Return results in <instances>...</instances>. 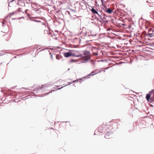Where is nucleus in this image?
Instances as JSON below:
<instances>
[{
    "label": "nucleus",
    "instance_id": "nucleus-1",
    "mask_svg": "<svg viewBox=\"0 0 154 154\" xmlns=\"http://www.w3.org/2000/svg\"><path fill=\"white\" fill-rule=\"evenodd\" d=\"M70 51L72 53L74 54L75 55L74 56H72L73 57H84V56H83L82 54H80L79 53V52L77 51L70 50Z\"/></svg>",
    "mask_w": 154,
    "mask_h": 154
},
{
    "label": "nucleus",
    "instance_id": "nucleus-2",
    "mask_svg": "<svg viewBox=\"0 0 154 154\" xmlns=\"http://www.w3.org/2000/svg\"><path fill=\"white\" fill-rule=\"evenodd\" d=\"M49 86V85L45 84L44 85H42L41 87H40L39 86H37L34 85L33 88H34L36 87L35 88L36 89H34V91H36L37 90L39 89H41L42 90L43 89H46Z\"/></svg>",
    "mask_w": 154,
    "mask_h": 154
},
{
    "label": "nucleus",
    "instance_id": "nucleus-3",
    "mask_svg": "<svg viewBox=\"0 0 154 154\" xmlns=\"http://www.w3.org/2000/svg\"><path fill=\"white\" fill-rule=\"evenodd\" d=\"M79 8L80 9L84 10L87 8V6L85 2L84 1H81L79 3Z\"/></svg>",
    "mask_w": 154,
    "mask_h": 154
},
{
    "label": "nucleus",
    "instance_id": "nucleus-4",
    "mask_svg": "<svg viewBox=\"0 0 154 154\" xmlns=\"http://www.w3.org/2000/svg\"><path fill=\"white\" fill-rule=\"evenodd\" d=\"M75 55L74 54L72 53V52L69 51V52L66 53L64 54V56L66 57H69L70 56Z\"/></svg>",
    "mask_w": 154,
    "mask_h": 154
},
{
    "label": "nucleus",
    "instance_id": "nucleus-5",
    "mask_svg": "<svg viewBox=\"0 0 154 154\" xmlns=\"http://www.w3.org/2000/svg\"><path fill=\"white\" fill-rule=\"evenodd\" d=\"M152 93V91H150L149 92V94H147L146 95V98L147 100L149 101V100L150 98V97L151 96V94Z\"/></svg>",
    "mask_w": 154,
    "mask_h": 154
},
{
    "label": "nucleus",
    "instance_id": "nucleus-6",
    "mask_svg": "<svg viewBox=\"0 0 154 154\" xmlns=\"http://www.w3.org/2000/svg\"><path fill=\"white\" fill-rule=\"evenodd\" d=\"M112 134V133L110 131V132H108L105 134V137L108 139L109 138V136L110 135H111Z\"/></svg>",
    "mask_w": 154,
    "mask_h": 154
},
{
    "label": "nucleus",
    "instance_id": "nucleus-7",
    "mask_svg": "<svg viewBox=\"0 0 154 154\" xmlns=\"http://www.w3.org/2000/svg\"><path fill=\"white\" fill-rule=\"evenodd\" d=\"M91 11L92 13L94 14H98L97 11L93 8H92L91 9Z\"/></svg>",
    "mask_w": 154,
    "mask_h": 154
},
{
    "label": "nucleus",
    "instance_id": "nucleus-8",
    "mask_svg": "<svg viewBox=\"0 0 154 154\" xmlns=\"http://www.w3.org/2000/svg\"><path fill=\"white\" fill-rule=\"evenodd\" d=\"M98 72H92L91 73L89 74L88 76H87V78H88V76H93L95 74H97V73H98Z\"/></svg>",
    "mask_w": 154,
    "mask_h": 154
},
{
    "label": "nucleus",
    "instance_id": "nucleus-9",
    "mask_svg": "<svg viewBox=\"0 0 154 154\" xmlns=\"http://www.w3.org/2000/svg\"><path fill=\"white\" fill-rule=\"evenodd\" d=\"M151 31H152V32H153V30H152V31L150 30V31H149V32L148 33V35L149 36V37H152L153 36V34L152 33H150V32H151Z\"/></svg>",
    "mask_w": 154,
    "mask_h": 154
},
{
    "label": "nucleus",
    "instance_id": "nucleus-10",
    "mask_svg": "<svg viewBox=\"0 0 154 154\" xmlns=\"http://www.w3.org/2000/svg\"><path fill=\"white\" fill-rule=\"evenodd\" d=\"M105 11L106 12L108 13L109 14H110L112 12V10L109 8L106 11Z\"/></svg>",
    "mask_w": 154,
    "mask_h": 154
},
{
    "label": "nucleus",
    "instance_id": "nucleus-11",
    "mask_svg": "<svg viewBox=\"0 0 154 154\" xmlns=\"http://www.w3.org/2000/svg\"><path fill=\"white\" fill-rule=\"evenodd\" d=\"M17 0H11L10 2L9 3H8V6H10V5H12L11 4V3H12V2H15V3L16 2V1H17Z\"/></svg>",
    "mask_w": 154,
    "mask_h": 154
},
{
    "label": "nucleus",
    "instance_id": "nucleus-12",
    "mask_svg": "<svg viewBox=\"0 0 154 154\" xmlns=\"http://www.w3.org/2000/svg\"><path fill=\"white\" fill-rule=\"evenodd\" d=\"M72 12H70L69 11H68V14H69V15L71 16V14L72 13Z\"/></svg>",
    "mask_w": 154,
    "mask_h": 154
},
{
    "label": "nucleus",
    "instance_id": "nucleus-13",
    "mask_svg": "<svg viewBox=\"0 0 154 154\" xmlns=\"http://www.w3.org/2000/svg\"><path fill=\"white\" fill-rule=\"evenodd\" d=\"M99 18H100V19L102 20H103V18H102V17L101 16H100V17H99Z\"/></svg>",
    "mask_w": 154,
    "mask_h": 154
},
{
    "label": "nucleus",
    "instance_id": "nucleus-14",
    "mask_svg": "<svg viewBox=\"0 0 154 154\" xmlns=\"http://www.w3.org/2000/svg\"><path fill=\"white\" fill-rule=\"evenodd\" d=\"M153 117H154V116L152 115H151L150 116V117L151 119L153 118Z\"/></svg>",
    "mask_w": 154,
    "mask_h": 154
},
{
    "label": "nucleus",
    "instance_id": "nucleus-15",
    "mask_svg": "<svg viewBox=\"0 0 154 154\" xmlns=\"http://www.w3.org/2000/svg\"><path fill=\"white\" fill-rule=\"evenodd\" d=\"M52 91H53V90L51 91L50 92H49V93H47L46 94H45V95H48V94L49 93H52Z\"/></svg>",
    "mask_w": 154,
    "mask_h": 154
},
{
    "label": "nucleus",
    "instance_id": "nucleus-16",
    "mask_svg": "<svg viewBox=\"0 0 154 154\" xmlns=\"http://www.w3.org/2000/svg\"><path fill=\"white\" fill-rule=\"evenodd\" d=\"M56 58L57 59V60H59V57L57 55L56 56Z\"/></svg>",
    "mask_w": 154,
    "mask_h": 154
},
{
    "label": "nucleus",
    "instance_id": "nucleus-17",
    "mask_svg": "<svg viewBox=\"0 0 154 154\" xmlns=\"http://www.w3.org/2000/svg\"><path fill=\"white\" fill-rule=\"evenodd\" d=\"M66 86V85H65V86H63V87H64V86ZM63 87H61V88H58V90H59V89H61V88H63Z\"/></svg>",
    "mask_w": 154,
    "mask_h": 154
},
{
    "label": "nucleus",
    "instance_id": "nucleus-18",
    "mask_svg": "<svg viewBox=\"0 0 154 154\" xmlns=\"http://www.w3.org/2000/svg\"><path fill=\"white\" fill-rule=\"evenodd\" d=\"M85 77H83L82 78V79H80V80H81V79H85Z\"/></svg>",
    "mask_w": 154,
    "mask_h": 154
},
{
    "label": "nucleus",
    "instance_id": "nucleus-19",
    "mask_svg": "<svg viewBox=\"0 0 154 154\" xmlns=\"http://www.w3.org/2000/svg\"><path fill=\"white\" fill-rule=\"evenodd\" d=\"M97 14L98 15V16H99V17H100V16H101V15H100V14H99L98 13V14Z\"/></svg>",
    "mask_w": 154,
    "mask_h": 154
},
{
    "label": "nucleus",
    "instance_id": "nucleus-20",
    "mask_svg": "<svg viewBox=\"0 0 154 154\" xmlns=\"http://www.w3.org/2000/svg\"><path fill=\"white\" fill-rule=\"evenodd\" d=\"M76 81H78V80H75V81H73V82H76Z\"/></svg>",
    "mask_w": 154,
    "mask_h": 154
},
{
    "label": "nucleus",
    "instance_id": "nucleus-21",
    "mask_svg": "<svg viewBox=\"0 0 154 154\" xmlns=\"http://www.w3.org/2000/svg\"><path fill=\"white\" fill-rule=\"evenodd\" d=\"M14 14V13H12L11 15V16L12 15H13Z\"/></svg>",
    "mask_w": 154,
    "mask_h": 154
},
{
    "label": "nucleus",
    "instance_id": "nucleus-22",
    "mask_svg": "<svg viewBox=\"0 0 154 154\" xmlns=\"http://www.w3.org/2000/svg\"><path fill=\"white\" fill-rule=\"evenodd\" d=\"M103 0H101V2H102V3H103Z\"/></svg>",
    "mask_w": 154,
    "mask_h": 154
},
{
    "label": "nucleus",
    "instance_id": "nucleus-23",
    "mask_svg": "<svg viewBox=\"0 0 154 154\" xmlns=\"http://www.w3.org/2000/svg\"><path fill=\"white\" fill-rule=\"evenodd\" d=\"M108 68H109V67H108V68H105V69H108Z\"/></svg>",
    "mask_w": 154,
    "mask_h": 154
},
{
    "label": "nucleus",
    "instance_id": "nucleus-24",
    "mask_svg": "<svg viewBox=\"0 0 154 154\" xmlns=\"http://www.w3.org/2000/svg\"><path fill=\"white\" fill-rule=\"evenodd\" d=\"M150 106H153L152 105H150Z\"/></svg>",
    "mask_w": 154,
    "mask_h": 154
},
{
    "label": "nucleus",
    "instance_id": "nucleus-25",
    "mask_svg": "<svg viewBox=\"0 0 154 154\" xmlns=\"http://www.w3.org/2000/svg\"><path fill=\"white\" fill-rule=\"evenodd\" d=\"M72 83V82H71V83H69V85H70V84H71V83Z\"/></svg>",
    "mask_w": 154,
    "mask_h": 154
},
{
    "label": "nucleus",
    "instance_id": "nucleus-26",
    "mask_svg": "<svg viewBox=\"0 0 154 154\" xmlns=\"http://www.w3.org/2000/svg\"><path fill=\"white\" fill-rule=\"evenodd\" d=\"M36 21H37V22H38V21H37V20H36Z\"/></svg>",
    "mask_w": 154,
    "mask_h": 154
}]
</instances>
